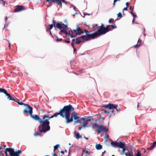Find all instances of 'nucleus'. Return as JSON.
Instances as JSON below:
<instances>
[{
    "mask_svg": "<svg viewBox=\"0 0 156 156\" xmlns=\"http://www.w3.org/2000/svg\"><path fill=\"white\" fill-rule=\"evenodd\" d=\"M54 27H57L60 30L59 34L62 35L63 34H65L66 36H68L71 38L75 37L78 34H80L83 33L81 30L79 26H77L75 30H71L68 32V30L67 26L64 23H56L55 20H53V24Z\"/></svg>",
    "mask_w": 156,
    "mask_h": 156,
    "instance_id": "1",
    "label": "nucleus"
},
{
    "mask_svg": "<svg viewBox=\"0 0 156 156\" xmlns=\"http://www.w3.org/2000/svg\"><path fill=\"white\" fill-rule=\"evenodd\" d=\"M34 120H37L38 121L40 125L38 127L39 131L41 132L45 133L50 130V127L49 126L50 122L48 121L46 118H44L46 116V115H44L42 119H41L37 115H30Z\"/></svg>",
    "mask_w": 156,
    "mask_h": 156,
    "instance_id": "2",
    "label": "nucleus"
},
{
    "mask_svg": "<svg viewBox=\"0 0 156 156\" xmlns=\"http://www.w3.org/2000/svg\"><path fill=\"white\" fill-rule=\"evenodd\" d=\"M63 116L62 118H65L66 119V123H69L73 121V119L72 115H71V117H70V112L72 111H74V108L71 105H69L65 106Z\"/></svg>",
    "mask_w": 156,
    "mask_h": 156,
    "instance_id": "3",
    "label": "nucleus"
},
{
    "mask_svg": "<svg viewBox=\"0 0 156 156\" xmlns=\"http://www.w3.org/2000/svg\"><path fill=\"white\" fill-rule=\"evenodd\" d=\"M102 24L101 26H100L98 30V36L105 34L107 32L110 30H112L115 28H116L115 25H108L106 27H105Z\"/></svg>",
    "mask_w": 156,
    "mask_h": 156,
    "instance_id": "4",
    "label": "nucleus"
},
{
    "mask_svg": "<svg viewBox=\"0 0 156 156\" xmlns=\"http://www.w3.org/2000/svg\"><path fill=\"white\" fill-rule=\"evenodd\" d=\"M92 127L93 129L96 131L99 134L103 132H107L108 130V129L106 127L102 125H98L96 123H94L92 125Z\"/></svg>",
    "mask_w": 156,
    "mask_h": 156,
    "instance_id": "5",
    "label": "nucleus"
},
{
    "mask_svg": "<svg viewBox=\"0 0 156 156\" xmlns=\"http://www.w3.org/2000/svg\"><path fill=\"white\" fill-rule=\"evenodd\" d=\"M81 30L83 31V33L80 34V35L82 34H83L84 32L86 34V36L82 35V37H83L85 40L86 41H87L89 40L90 39H94V38H96L98 36V33L97 32H95L93 34H88L87 31L84 30H82L80 28ZM78 34L77 35H78Z\"/></svg>",
    "mask_w": 156,
    "mask_h": 156,
    "instance_id": "6",
    "label": "nucleus"
},
{
    "mask_svg": "<svg viewBox=\"0 0 156 156\" xmlns=\"http://www.w3.org/2000/svg\"><path fill=\"white\" fill-rule=\"evenodd\" d=\"M5 150V153L6 156H9L7 154V152H9L10 156H19V154L22 153L20 150L15 151L14 149L11 148H6Z\"/></svg>",
    "mask_w": 156,
    "mask_h": 156,
    "instance_id": "7",
    "label": "nucleus"
},
{
    "mask_svg": "<svg viewBox=\"0 0 156 156\" xmlns=\"http://www.w3.org/2000/svg\"><path fill=\"white\" fill-rule=\"evenodd\" d=\"M65 108V106H64L61 110L59 111V112H57L51 116L46 115V116L44 117V118H46V119H47L48 121H49V120L51 118H52L55 117H56L57 116V115H60V116L62 117L63 116V113Z\"/></svg>",
    "mask_w": 156,
    "mask_h": 156,
    "instance_id": "8",
    "label": "nucleus"
},
{
    "mask_svg": "<svg viewBox=\"0 0 156 156\" xmlns=\"http://www.w3.org/2000/svg\"><path fill=\"white\" fill-rule=\"evenodd\" d=\"M104 107L105 108H108L110 110H112L111 112L113 113L114 112L113 109H115L118 112L120 111L119 108H117L118 105L112 104L109 103L108 105H105Z\"/></svg>",
    "mask_w": 156,
    "mask_h": 156,
    "instance_id": "9",
    "label": "nucleus"
},
{
    "mask_svg": "<svg viewBox=\"0 0 156 156\" xmlns=\"http://www.w3.org/2000/svg\"><path fill=\"white\" fill-rule=\"evenodd\" d=\"M23 105L25 106H26V108L24 110L23 112L24 114L29 113L30 115H32L33 108L30 105L28 104H23Z\"/></svg>",
    "mask_w": 156,
    "mask_h": 156,
    "instance_id": "10",
    "label": "nucleus"
},
{
    "mask_svg": "<svg viewBox=\"0 0 156 156\" xmlns=\"http://www.w3.org/2000/svg\"><path fill=\"white\" fill-rule=\"evenodd\" d=\"M25 8L24 6L22 5H17L16 8L14 9V12H17L25 10Z\"/></svg>",
    "mask_w": 156,
    "mask_h": 156,
    "instance_id": "11",
    "label": "nucleus"
},
{
    "mask_svg": "<svg viewBox=\"0 0 156 156\" xmlns=\"http://www.w3.org/2000/svg\"><path fill=\"white\" fill-rule=\"evenodd\" d=\"M82 36H81L80 37L76 39L75 43L76 44H79L82 42L83 40L85 41L83 37H82Z\"/></svg>",
    "mask_w": 156,
    "mask_h": 156,
    "instance_id": "12",
    "label": "nucleus"
},
{
    "mask_svg": "<svg viewBox=\"0 0 156 156\" xmlns=\"http://www.w3.org/2000/svg\"><path fill=\"white\" fill-rule=\"evenodd\" d=\"M125 147V144L124 142L122 143L121 141L119 142L118 147L122 148Z\"/></svg>",
    "mask_w": 156,
    "mask_h": 156,
    "instance_id": "13",
    "label": "nucleus"
},
{
    "mask_svg": "<svg viewBox=\"0 0 156 156\" xmlns=\"http://www.w3.org/2000/svg\"><path fill=\"white\" fill-rule=\"evenodd\" d=\"M111 144L112 147L115 148L118 147L119 142L112 141Z\"/></svg>",
    "mask_w": 156,
    "mask_h": 156,
    "instance_id": "14",
    "label": "nucleus"
},
{
    "mask_svg": "<svg viewBox=\"0 0 156 156\" xmlns=\"http://www.w3.org/2000/svg\"><path fill=\"white\" fill-rule=\"evenodd\" d=\"M5 94L8 97L7 98L9 99V100L15 101L14 98L12 97L9 94L7 93V91L6 93Z\"/></svg>",
    "mask_w": 156,
    "mask_h": 156,
    "instance_id": "15",
    "label": "nucleus"
},
{
    "mask_svg": "<svg viewBox=\"0 0 156 156\" xmlns=\"http://www.w3.org/2000/svg\"><path fill=\"white\" fill-rule=\"evenodd\" d=\"M74 133L75 136V137L76 139H79L82 137V136L80 135L79 133L76 131H75Z\"/></svg>",
    "mask_w": 156,
    "mask_h": 156,
    "instance_id": "16",
    "label": "nucleus"
},
{
    "mask_svg": "<svg viewBox=\"0 0 156 156\" xmlns=\"http://www.w3.org/2000/svg\"><path fill=\"white\" fill-rule=\"evenodd\" d=\"M56 2L57 3L58 5L62 7V2H65V0H56Z\"/></svg>",
    "mask_w": 156,
    "mask_h": 156,
    "instance_id": "17",
    "label": "nucleus"
},
{
    "mask_svg": "<svg viewBox=\"0 0 156 156\" xmlns=\"http://www.w3.org/2000/svg\"><path fill=\"white\" fill-rule=\"evenodd\" d=\"M71 115H72L73 118L75 120H77L79 118V117L77 116L76 113L75 112L72 114Z\"/></svg>",
    "mask_w": 156,
    "mask_h": 156,
    "instance_id": "18",
    "label": "nucleus"
},
{
    "mask_svg": "<svg viewBox=\"0 0 156 156\" xmlns=\"http://www.w3.org/2000/svg\"><path fill=\"white\" fill-rule=\"evenodd\" d=\"M141 40L140 39H139L138 41V43H139V44H136V45H134L133 46V47H135V48H137L139 47L141 45Z\"/></svg>",
    "mask_w": 156,
    "mask_h": 156,
    "instance_id": "19",
    "label": "nucleus"
},
{
    "mask_svg": "<svg viewBox=\"0 0 156 156\" xmlns=\"http://www.w3.org/2000/svg\"><path fill=\"white\" fill-rule=\"evenodd\" d=\"M95 147L98 150H100L102 149V146L100 144H97L95 145Z\"/></svg>",
    "mask_w": 156,
    "mask_h": 156,
    "instance_id": "20",
    "label": "nucleus"
},
{
    "mask_svg": "<svg viewBox=\"0 0 156 156\" xmlns=\"http://www.w3.org/2000/svg\"><path fill=\"white\" fill-rule=\"evenodd\" d=\"M14 101L17 103L19 105H23V104H24L21 101L17 99L15 100V101Z\"/></svg>",
    "mask_w": 156,
    "mask_h": 156,
    "instance_id": "21",
    "label": "nucleus"
},
{
    "mask_svg": "<svg viewBox=\"0 0 156 156\" xmlns=\"http://www.w3.org/2000/svg\"><path fill=\"white\" fill-rule=\"evenodd\" d=\"M125 154L126 156H133L132 153H130L129 151L125 152Z\"/></svg>",
    "mask_w": 156,
    "mask_h": 156,
    "instance_id": "22",
    "label": "nucleus"
},
{
    "mask_svg": "<svg viewBox=\"0 0 156 156\" xmlns=\"http://www.w3.org/2000/svg\"><path fill=\"white\" fill-rule=\"evenodd\" d=\"M92 117H88L87 118H85V121L88 122V121H90L91 120V118Z\"/></svg>",
    "mask_w": 156,
    "mask_h": 156,
    "instance_id": "23",
    "label": "nucleus"
},
{
    "mask_svg": "<svg viewBox=\"0 0 156 156\" xmlns=\"http://www.w3.org/2000/svg\"><path fill=\"white\" fill-rule=\"evenodd\" d=\"M6 91L5 89L0 88V92L3 93L5 94L6 93Z\"/></svg>",
    "mask_w": 156,
    "mask_h": 156,
    "instance_id": "24",
    "label": "nucleus"
},
{
    "mask_svg": "<svg viewBox=\"0 0 156 156\" xmlns=\"http://www.w3.org/2000/svg\"><path fill=\"white\" fill-rule=\"evenodd\" d=\"M59 147V145L57 144L54 146V151L56 150Z\"/></svg>",
    "mask_w": 156,
    "mask_h": 156,
    "instance_id": "25",
    "label": "nucleus"
},
{
    "mask_svg": "<svg viewBox=\"0 0 156 156\" xmlns=\"http://www.w3.org/2000/svg\"><path fill=\"white\" fill-rule=\"evenodd\" d=\"M154 147L155 146L153 144L150 147L148 148V149L149 150H151L153 149Z\"/></svg>",
    "mask_w": 156,
    "mask_h": 156,
    "instance_id": "26",
    "label": "nucleus"
},
{
    "mask_svg": "<svg viewBox=\"0 0 156 156\" xmlns=\"http://www.w3.org/2000/svg\"><path fill=\"white\" fill-rule=\"evenodd\" d=\"M102 111H103L104 112V113H106L107 114H108L110 112L109 111H107V110H104V109H102Z\"/></svg>",
    "mask_w": 156,
    "mask_h": 156,
    "instance_id": "27",
    "label": "nucleus"
},
{
    "mask_svg": "<svg viewBox=\"0 0 156 156\" xmlns=\"http://www.w3.org/2000/svg\"><path fill=\"white\" fill-rule=\"evenodd\" d=\"M87 123L86 122H83V128H84L86 127L87 125Z\"/></svg>",
    "mask_w": 156,
    "mask_h": 156,
    "instance_id": "28",
    "label": "nucleus"
},
{
    "mask_svg": "<svg viewBox=\"0 0 156 156\" xmlns=\"http://www.w3.org/2000/svg\"><path fill=\"white\" fill-rule=\"evenodd\" d=\"M122 148V154H125V152H126V151H125V150H125V147H123V148Z\"/></svg>",
    "mask_w": 156,
    "mask_h": 156,
    "instance_id": "29",
    "label": "nucleus"
},
{
    "mask_svg": "<svg viewBox=\"0 0 156 156\" xmlns=\"http://www.w3.org/2000/svg\"><path fill=\"white\" fill-rule=\"evenodd\" d=\"M8 25H9V23H5V25H4V28H3V29H5V28H7V27H8Z\"/></svg>",
    "mask_w": 156,
    "mask_h": 156,
    "instance_id": "30",
    "label": "nucleus"
},
{
    "mask_svg": "<svg viewBox=\"0 0 156 156\" xmlns=\"http://www.w3.org/2000/svg\"><path fill=\"white\" fill-rule=\"evenodd\" d=\"M53 24H51V25H49V30H50L53 27Z\"/></svg>",
    "mask_w": 156,
    "mask_h": 156,
    "instance_id": "31",
    "label": "nucleus"
},
{
    "mask_svg": "<svg viewBox=\"0 0 156 156\" xmlns=\"http://www.w3.org/2000/svg\"><path fill=\"white\" fill-rule=\"evenodd\" d=\"M56 2V0H50V3H51L52 2H53L55 3V2Z\"/></svg>",
    "mask_w": 156,
    "mask_h": 156,
    "instance_id": "32",
    "label": "nucleus"
},
{
    "mask_svg": "<svg viewBox=\"0 0 156 156\" xmlns=\"http://www.w3.org/2000/svg\"><path fill=\"white\" fill-rule=\"evenodd\" d=\"M114 21V20L113 19H111L109 20L108 22L109 23H110L112 22H113Z\"/></svg>",
    "mask_w": 156,
    "mask_h": 156,
    "instance_id": "33",
    "label": "nucleus"
},
{
    "mask_svg": "<svg viewBox=\"0 0 156 156\" xmlns=\"http://www.w3.org/2000/svg\"><path fill=\"white\" fill-rule=\"evenodd\" d=\"M117 15H118V17H122V14L120 12H119L117 14Z\"/></svg>",
    "mask_w": 156,
    "mask_h": 156,
    "instance_id": "34",
    "label": "nucleus"
},
{
    "mask_svg": "<svg viewBox=\"0 0 156 156\" xmlns=\"http://www.w3.org/2000/svg\"><path fill=\"white\" fill-rule=\"evenodd\" d=\"M56 38L55 39L57 41H62V39L61 38H58V37H56Z\"/></svg>",
    "mask_w": 156,
    "mask_h": 156,
    "instance_id": "35",
    "label": "nucleus"
},
{
    "mask_svg": "<svg viewBox=\"0 0 156 156\" xmlns=\"http://www.w3.org/2000/svg\"><path fill=\"white\" fill-rule=\"evenodd\" d=\"M80 123V120H76V121H75L74 122V124H76V123Z\"/></svg>",
    "mask_w": 156,
    "mask_h": 156,
    "instance_id": "36",
    "label": "nucleus"
},
{
    "mask_svg": "<svg viewBox=\"0 0 156 156\" xmlns=\"http://www.w3.org/2000/svg\"><path fill=\"white\" fill-rule=\"evenodd\" d=\"M141 155V154H140V152L139 151H138L136 154V156H140Z\"/></svg>",
    "mask_w": 156,
    "mask_h": 156,
    "instance_id": "37",
    "label": "nucleus"
},
{
    "mask_svg": "<svg viewBox=\"0 0 156 156\" xmlns=\"http://www.w3.org/2000/svg\"><path fill=\"white\" fill-rule=\"evenodd\" d=\"M34 135L35 136H40V134L37 133H34Z\"/></svg>",
    "mask_w": 156,
    "mask_h": 156,
    "instance_id": "38",
    "label": "nucleus"
},
{
    "mask_svg": "<svg viewBox=\"0 0 156 156\" xmlns=\"http://www.w3.org/2000/svg\"><path fill=\"white\" fill-rule=\"evenodd\" d=\"M120 0H114V3L113 4V6H115V3L117 1H119Z\"/></svg>",
    "mask_w": 156,
    "mask_h": 156,
    "instance_id": "39",
    "label": "nucleus"
},
{
    "mask_svg": "<svg viewBox=\"0 0 156 156\" xmlns=\"http://www.w3.org/2000/svg\"><path fill=\"white\" fill-rule=\"evenodd\" d=\"M83 152H85L86 154H89V152H88V151H86L85 150H83Z\"/></svg>",
    "mask_w": 156,
    "mask_h": 156,
    "instance_id": "40",
    "label": "nucleus"
},
{
    "mask_svg": "<svg viewBox=\"0 0 156 156\" xmlns=\"http://www.w3.org/2000/svg\"><path fill=\"white\" fill-rule=\"evenodd\" d=\"M74 43H71V45L72 47L73 48L74 47Z\"/></svg>",
    "mask_w": 156,
    "mask_h": 156,
    "instance_id": "41",
    "label": "nucleus"
},
{
    "mask_svg": "<svg viewBox=\"0 0 156 156\" xmlns=\"http://www.w3.org/2000/svg\"><path fill=\"white\" fill-rule=\"evenodd\" d=\"M70 42V41L68 40H65V43H69Z\"/></svg>",
    "mask_w": 156,
    "mask_h": 156,
    "instance_id": "42",
    "label": "nucleus"
},
{
    "mask_svg": "<svg viewBox=\"0 0 156 156\" xmlns=\"http://www.w3.org/2000/svg\"><path fill=\"white\" fill-rule=\"evenodd\" d=\"M2 1V2L3 4V5L4 6L5 4V2H4L3 0H1Z\"/></svg>",
    "mask_w": 156,
    "mask_h": 156,
    "instance_id": "43",
    "label": "nucleus"
},
{
    "mask_svg": "<svg viewBox=\"0 0 156 156\" xmlns=\"http://www.w3.org/2000/svg\"><path fill=\"white\" fill-rule=\"evenodd\" d=\"M131 14L132 15V16L134 15L136 13H134V12H133V11H131Z\"/></svg>",
    "mask_w": 156,
    "mask_h": 156,
    "instance_id": "44",
    "label": "nucleus"
},
{
    "mask_svg": "<svg viewBox=\"0 0 156 156\" xmlns=\"http://www.w3.org/2000/svg\"><path fill=\"white\" fill-rule=\"evenodd\" d=\"M73 9H74V10H75V11H77V9L76 8L75 6H74L73 7Z\"/></svg>",
    "mask_w": 156,
    "mask_h": 156,
    "instance_id": "45",
    "label": "nucleus"
},
{
    "mask_svg": "<svg viewBox=\"0 0 156 156\" xmlns=\"http://www.w3.org/2000/svg\"><path fill=\"white\" fill-rule=\"evenodd\" d=\"M129 3L128 2H127L126 3V7H128L129 6Z\"/></svg>",
    "mask_w": 156,
    "mask_h": 156,
    "instance_id": "46",
    "label": "nucleus"
},
{
    "mask_svg": "<svg viewBox=\"0 0 156 156\" xmlns=\"http://www.w3.org/2000/svg\"><path fill=\"white\" fill-rule=\"evenodd\" d=\"M133 16V18L135 19V17H136V13Z\"/></svg>",
    "mask_w": 156,
    "mask_h": 156,
    "instance_id": "47",
    "label": "nucleus"
},
{
    "mask_svg": "<svg viewBox=\"0 0 156 156\" xmlns=\"http://www.w3.org/2000/svg\"><path fill=\"white\" fill-rule=\"evenodd\" d=\"M130 9L131 10V11H133V8H132V7L131 6H130Z\"/></svg>",
    "mask_w": 156,
    "mask_h": 156,
    "instance_id": "48",
    "label": "nucleus"
},
{
    "mask_svg": "<svg viewBox=\"0 0 156 156\" xmlns=\"http://www.w3.org/2000/svg\"><path fill=\"white\" fill-rule=\"evenodd\" d=\"M76 41V40L75 39H73L72 41V42L71 43H74Z\"/></svg>",
    "mask_w": 156,
    "mask_h": 156,
    "instance_id": "49",
    "label": "nucleus"
},
{
    "mask_svg": "<svg viewBox=\"0 0 156 156\" xmlns=\"http://www.w3.org/2000/svg\"><path fill=\"white\" fill-rule=\"evenodd\" d=\"M73 50H74V52H76V50L75 47H73Z\"/></svg>",
    "mask_w": 156,
    "mask_h": 156,
    "instance_id": "50",
    "label": "nucleus"
},
{
    "mask_svg": "<svg viewBox=\"0 0 156 156\" xmlns=\"http://www.w3.org/2000/svg\"><path fill=\"white\" fill-rule=\"evenodd\" d=\"M70 155H71V154H70V150H69V154H68V156H70Z\"/></svg>",
    "mask_w": 156,
    "mask_h": 156,
    "instance_id": "51",
    "label": "nucleus"
},
{
    "mask_svg": "<svg viewBox=\"0 0 156 156\" xmlns=\"http://www.w3.org/2000/svg\"><path fill=\"white\" fill-rule=\"evenodd\" d=\"M127 10V7H126V8H125L124 9H123V10Z\"/></svg>",
    "mask_w": 156,
    "mask_h": 156,
    "instance_id": "52",
    "label": "nucleus"
},
{
    "mask_svg": "<svg viewBox=\"0 0 156 156\" xmlns=\"http://www.w3.org/2000/svg\"><path fill=\"white\" fill-rule=\"evenodd\" d=\"M52 156H57V155L55 153H52Z\"/></svg>",
    "mask_w": 156,
    "mask_h": 156,
    "instance_id": "53",
    "label": "nucleus"
},
{
    "mask_svg": "<svg viewBox=\"0 0 156 156\" xmlns=\"http://www.w3.org/2000/svg\"><path fill=\"white\" fill-rule=\"evenodd\" d=\"M85 118H84L83 117H82V118H81V120H84V121H85Z\"/></svg>",
    "mask_w": 156,
    "mask_h": 156,
    "instance_id": "54",
    "label": "nucleus"
},
{
    "mask_svg": "<svg viewBox=\"0 0 156 156\" xmlns=\"http://www.w3.org/2000/svg\"><path fill=\"white\" fill-rule=\"evenodd\" d=\"M11 46V44L9 42V48H10Z\"/></svg>",
    "mask_w": 156,
    "mask_h": 156,
    "instance_id": "55",
    "label": "nucleus"
},
{
    "mask_svg": "<svg viewBox=\"0 0 156 156\" xmlns=\"http://www.w3.org/2000/svg\"><path fill=\"white\" fill-rule=\"evenodd\" d=\"M82 127H80L79 128V130H80L82 128Z\"/></svg>",
    "mask_w": 156,
    "mask_h": 156,
    "instance_id": "56",
    "label": "nucleus"
},
{
    "mask_svg": "<svg viewBox=\"0 0 156 156\" xmlns=\"http://www.w3.org/2000/svg\"><path fill=\"white\" fill-rule=\"evenodd\" d=\"M153 144L155 146L156 144V141L153 142Z\"/></svg>",
    "mask_w": 156,
    "mask_h": 156,
    "instance_id": "57",
    "label": "nucleus"
},
{
    "mask_svg": "<svg viewBox=\"0 0 156 156\" xmlns=\"http://www.w3.org/2000/svg\"><path fill=\"white\" fill-rule=\"evenodd\" d=\"M97 26H98V24H96L94 26H93V27H97Z\"/></svg>",
    "mask_w": 156,
    "mask_h": 156,
    "instance_id": "58",
    "label": "nucleus"
},
{
    "mask_svg": "<svg viewBox=\"0 0 156 156\" xmlns=\"http://www.w3.org/2000/svg\"><path fill=\"white\" fill-rule=\"evenodd\" d=\"M106 152V151H105L103 152H102V154H101V155H103V154L105 153Z\"/></svg>",
    "mask_w": 156,
    "mask_h": 156,
    "instance_id": "59",
    "label": "nucleus"
},
{
    "mask_svg": "<svg viewBox=\"0 0 156 156\" xmlns=\"http://www.w3.org/2000/svg\"><path fill=\"white\" fill-rule=\"evenodd\" d=\"M3 146H1L0 147V150L1 149H2V148H3Z\"/></svg>",
    "mask_w": 156,
    "mask_h": 156,
    "instance_id": "60",
    "label": "nucleus"
},
{
    "mask_svg": "<svg viewBox=\"0 0 156 156\" xmlns=\"http://www.w3.org/2000/svg\"><path fill=\"white\" fill-rule=\"evenodd\" d=\"M61 153L63 154H64V152L63 151H61Z\"/></svg>",
    "mask_w": 156,
    "mask_h": 156,
    "instance_id": "61",
    "label": "nucleus"
},
{
    "mask_svg": "<svg viewBox=\"0 0 156 156\" xmlns=\"http://www.w3.org/2000/svg\"><path fill=\"white\" fill-rule=\"evenodd\" d=\"M78 14V13H77V12H76L74 14H73V16H75L76 14Z\"/></svg>",
    "mask_w": 156,
    "mask_h": 156,
    "instance_id": "62",
    "label": "nucleus"
},
{
    "mask_svg": "<svg viewBox=\"0 0 156 156\" xmlns=\"http://www.w3.org/2000/svg\"><path fill=\"white\" fill-rule=\"evenodd\" d=\"M134 21H135V19L133 18V21H132V23H134Z\"/></svg>",
    "mask_w": 156,
    "mask_h": 156,
    "instance_id": "63",
    "label": "nucleus"
},
{
    "mask_svg": "<svg viewBox=\"0 0 156 156\" xmlns=\"http://www.w3.org/2000/svg\"><path fill=\"white\" fill-rule=\"evenodd\" d=\"M7 19V16H6L5 18V20L6 21Z\"/></svg>",
    "mask_w": 156,
    "mask_h": 156,
    "instance_id": "64",
    "label": "nucleus"
}]
</instances>
